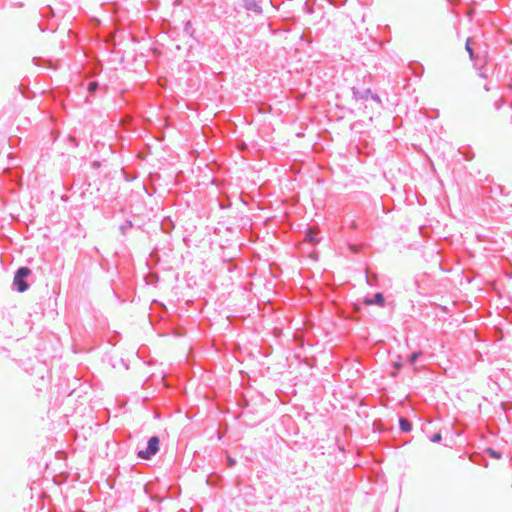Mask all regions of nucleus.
<instances>
[{"mask_svg": "<svg viewBox=\"0 0 512 512\" xmlns=\"http://www.w3.org/2000/svg\"><path fill=\"white\" fill-rule=\"evenodd\" d=\"M32 271L26 266L19 267L13 279V287L16 291L23 293L29 289V283L26 281L27 277L31 275Z\"/></svg>", "mask_w": 512, "mask_h": 512, "instance_id": "obj_1", "label": "nucleus"}, {"mask_svg": "<svg viewBox=\"0 0 512 512\" xmlns=\"http://www.w3.org/2000/svg\"><path fill=\"white\" fill-rule=\"evenodd\" d=\"M160 449V439L154 435L148 439L147 446L144 450L137 451V457L142 460H150L154 457Z\"/></svg>", "mask_w": 512, "mask_h": 512, "instance_id": "obj_2", "label": "nucleus"}, {"mask_svg": "<svg viewBox=\"0 0 512 512\" xmlns=\"http://www.w3.org/2000/svg\"><path fill=\"white\" fill-rule=\"evenodd\" d=\"M363 304L365 306L375 305V306H378V307H385L386 299H385V296H384V294L382 292H377V293H375L372 296L366 295L363 298Z\"/></svg>", "mask_w": 512, "mask_h": 512, "instance_id": "obj_3", "label": "nucleus"}, {"mask_svg": "<svg viewBox=\"0 0 512 512\" xmlns=\"http://www.w3.org/2000/svg\"><path fill=\"white\" fill-rule=\"evenodd\" d=\"M242 7L249 12H253L256 15H262L263 9L260 5L261 0H242Z\"/></svg>", "mask_w": 512, "mask_h": 512, "instance_id": "obj_4", "label": "nucleus"}, {"mask_svg": "<svg viewBox=\"0 0 512 512\" xmlns=\"http://www.w3.org/2000/svg\"><path fill=\"white\" fill-rule=\"evenodd\" d=\"M372 91L370 88H363V89H359V88H356V87H353L352 88V94H353V99L355 100H365L367 101L370 96L372 95Z\"/></svg>", "mask_w": 512, "mask_h": 512, "instance_id": "obj_5", "label": "nucleus"}, {"mask_svg": "<svg viewBox=\"0 0 512 512\" xmlns=\"http://www.w3.org/2000/svg\"><path fill=\"white\" fill-rule=\"evenodd\" d=\"M305 240L312 245H316L321 241L319 232L309 228L305 233Z\"/></svg>", "mask_w": 512, "mask_h": 512, "instance_id": "obj_6", "label": "nucleus"}, {"mask_svg": "<svg viewBox=\"0 0 512 512\" xmlns=\"http://www.w3.org/2000/svg\"><path fill=\"white\" fill-rule=\"evenodd\" d=\"M412 422L406 417H399V428L401 432L408 433L412 430Z\"/></svg>", "mask_w": 512, "mask_h": 512, "instance_id": "obj_7", "label": "nucleus"}, {"mask_svg": "<svg viewBox=\"0 0 512 512\" xmlns=\"http://www.w3.org/2000/svg\"><path fill=\"white\" fill-rule=\"evenodd\" d=\"M365 280L368 286L370 287H379V279L378 274L370 273L368 270L366 271Z\"/></svg>", "mask_w": 512, "mask_h": 512, "instance_id": "obj_8", "label": "nucleus"}, {"mask_svg": "<svg viewBox=\"0 0 512 512\" xmlns=\"http://www.w3.org/2000/svg\"><path fill=\"white\" fill-rule=\"evenodd\" d=\"M174 227H175L174 222L172 221V219L170 217H165L161 221V230L164 233H170L174 229Z\"/></svg>", "mask_w": 512, "mask_h": 512, "instance_id": "obj_9", "label": "nucleus"}, {"mask_svg": "<svg viewBox=\"0 0 512 512\" xmlns=\"http://www.w3.org/2000/svg\"><path fill=\"white\" fill-rule=\"evenodd\" d=\"M42 18H52L54 17V11L50 6H46L40 9L39 11Z\"/></svg>", "mask_w": 512, "mask_h": 512, "instance_id": "obj_10", "label": "nucleus"}, {"mask_svg": "<svg viewBox=\"0 0 512 512\" xmlns=\"http://www.w3.org/2000/svg\"><path fill=\"white\" fill-rule=\"evenodd\" d=\"M133 227V223L130 220H125L119 227V230L123 236Z\"/></svg>", "mask_w": 512, "mask_h": 512, "instance_id": "obj_11", "label": "nucleus"}, {"mask_svg": "<svg viewBox=\"0 0 512 512\" xmlns=\"http://www.w3.org/2000/svg\"><path fill=\"white\" fill-rule=\"evenodd\" d=\"M423 355V352L421 350L414 351L408 356V362L411 365H414L418 359Z\"/></svg>", "mask_w": 512, "mask_h": 512, "instance_id": "obj_12", "label": "nucleus"}, {"mask_svg": "<svg viewBox=\"0 0 512 512\" xmlns=\"http://www.w3.org/2000/svg\"><path fill=\"white\" fill-rule=\"evenodd\" d=\"M183 31L185 34L189 35L190 37H194L195 29L193 28L192 22L190 20H187L184 23Z\"/></svg>", "mask_w": 512, "mask_h": 512, "instance_id": "obj_13", "label": "nucleus"}, {"mask_svg": "<svg viewBox=\"0 0 512 512\" xmlns=\"http://www.w3.org/2000/svg\"><path fill=\"white\" fill-rule=\"evenodd\" d=\"M100 84L98 81H91L88 83L87 90L91 96L95 95L98 91Z\"/></svg>", "mask_w": 512, "mask_h": 512, "instance_id": "obj_14", "label": "nucleus"}, {"mask_svg": "<svg viewBox=\"0 0 512 512\" xmlns=\"http://www.w3.org/2000/svg\"><path fill=\"white\" fill-rule=\"evenodd\" d=\"M465 48H466L467 52L469 53L470 59L474 60L475 53H474L473 48L471 47V40H470V38L467 39Z\"/></svg>", "mask_w": 512, "mask_h": 512, "instance_id": "obj_15", "label": "nucleus"}, {"mask_svg": "<svg viewBox=\"0 0 512 512\" xmlns=\"http://www.w3.org/2000/svg\"><path fill=\"white\" fill-rule=\"evenodd\" d=\"M226 463H227V467L233 468L236 465L237 461L235 458L231 457L230 455H227Z\"/></svg>", "mask_w": 512, "mask_h": 512, "instance_id": "obj_16", "label": "nucleus"}, {"mask_svg": "<svg viewBox=\"0 0 512 512\" xmlns=\"http://www.w3.org/2000/svg\"><path fill=\"white\" fill-rule=\"evenodd\" d=\"M372 101L376 102L380 107L383 106V103H382V100L380 98V96L376 93H372V95L370 96V98Z\"/></svg>", "mask_w": 512, "mask_h": 512, "instance_id": "obj_17", "label": "nucleus"}, {"mask_svg": "<svg viewBox=\"0 0 512 512\" xmlns=\"http://www.w3.org/2000/svg\"><path fill=\"white\" fill-rule=\"evenodd\" d=\"M441 440H442V435L440 432H437L430 437V441L433 443H439V442H441Z\"/></svg>", "mask_w": 512, "mask_h": 512, "instance_id": "obj_18", "label": "nucleus"}, {"mask_svg": "<svg viewBox=\"0 0 512 512\" xmlns=\"http://www.w3.org/2000/svg\"><path fill=\"white\" fill-rule=\"evenodd\" d=\"M38 27L40 29L41 32H45L47 30H51V31H55V28L53 26H50V25H44L43 23H39L38 24Z\"/></svg>", "mask_w": 512, "mask_h": 512, "instance_id": "obj_19", "label": "nucleus"}, {"mask_svg": "<svg viewBox=\"0 0 512 512\" xmlns=\"http://www.w3.org/2000/svg\"><path fill=\"white\" fill-rule=\"evenodd\" d=\"M501 407L504 411H507L508 409H512V402H502Z\"/></svg>", "mask_w": 512, "mask_h": 512, "instance_id": "obj_20", "label": "nucleus"}, {"mask_svg": "<svg viewBox=\"0 0 512 512\" xmlns=\"http://www.w3.org/2000/svg\"><path fill=\"white\" fill-rule=\"evenodd\" d=\"M489 453L493 458L499 459L501 454L493 449H489Z\"/></svg>", "mask_w": 512, "mask_h": 512, "instance_id": "obj_21", "label": "nucleus"}, {"mask_svg": "<svg viewBox=\"0 0 512 512\" xmlns=\"http://www.w3.org/2000/svg\"><path fill=\"white\" fill-rule=\"evenodd\" d=\"M331 2L333 5L341 6L346 2V0H332Z\"/></svg>", "mask_w": 512, "mask_h": 512, "instance_id": "obj_22", "label": "nucleus"}, {"mask_svg": "<svg viewBox=\"0 0 512 512\" xmlns=\"http://www.w3.org/2000/svg\"><path fill=\"white\" fill-rule=\"evenodd\" d=\"M393 367L396 369V370H400L402 368V363L400 361L398 362H395L393 364Z\"/></svg>", "mask_w": 512, "mask_h": 512, "instance_id": "obj_23", "label": "nucleus"}, {"mask_svg": "<svg viewBox=\"0 0 512 512\" xmlns=\"http://www.w3.org/2000/svg\"><path fill=\"white\" fill-rule=\"evenodd\" d=\"M423 71H424V68H423L422 65H420V72L414 71V74L417 75V76H420V75H422Z\"/></svg>", "mask_w": 512, "mask_h": 512, "instance_id": "obj_24", "label": "nucleus"}, {"mask_svg": "<svg viewBox=\"0 0 512 512\" xmlns=\"http://www.w3.org/2000/svg\"><path fill=\"white\" fill-rule=\"evenodd\" d=\"M100 165H101V164H100V162H99V161H93V162H92V167H93V168H98V167H100Z\"/></svg>", "mask_w": 512, "mask_h": 512, "instance_id": "obj_25", "label": "nucleus"}, {"mask_svg": "<svg viewBox=\"0 0 512 512\" xmlns=\"http://www.w3.org/2000/svg\"><path fill=\"white\" fill-rule=\"evenodd\" d=\"M120 361L123 364V366L125 367V369L128 370L129 369L128 363H126V361L124 359H121Z\"/></svg>", "mask_w": 512, "mask_h": 512, "instance_id": "obj_26", "label": "nucleus"}, {"mask_svg": "<svg viewBox=\"0 0 512 512\" xmlns=\"http://www.w3.org/2000/svg\"><path fill=\"white\" fill-rule=\"evenodd\" d=\"M501 105H502V102H496V103H495V108H496L497 110H499V109L501 108Z\"/></svg>", "mask_w": 512, "mask_h": 512, "instance_id": "obj_27", "label": "nucleus"}, {"mask_svg": "<svg viewBox=\"0 0 512 512\" xmlns=\"http://www.w3.org/2000/svg\"><path fill=\"white\" fill-rule=\"evenodd\" d=\"M99 72H100V70L95 69V70L93 71V75H96V74H98Z\"/></svg>", "mask_w": 512, "mask_h": 512, "instance_id": "obj_28", "label": "nucleus"}]
</instances>
